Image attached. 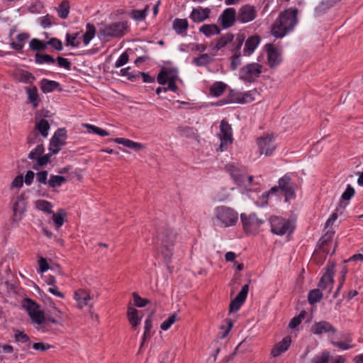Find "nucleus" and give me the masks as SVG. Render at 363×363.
I'll list each match as a JSON object with an SVG mask.
<instances>
[{
  "instance_id": "nucleus-1",
  "label": "nucleus",
  "mask_w": 363,
  "mask_h": 363,
  "mask_svg": "<svg viewBox=\"0 0 363 363\" xmlns=\"http://www.w3.org/2000/svg\"><path fill=\"white\" fill-rule=\"evenodd\" d=\"M297 14V9L294 8L281 12L272 25V35L276 38H282L292 31L298 22Z\"/></svg>"
},
{
  "instance_id": "nucleus-2",
  "label": "nucleus",
  "mask_w": 363,
  "mask_h": 363,
  "mask_svg": "<svg viewBox=\"0 0 363 363\" xmlns=\"http://www.w3.org/2000/svg\"><path fill=\"white\" fill-rule=\"evenodd\" d=\"M177 238V233L166 224L160 225L157 229V242L160 245V251L166 264L171 261Z\"/></svg>"
},
{
  "instance_id": "nucleus-3",
  "label": "nucleus",
  "mask_w": 363,
  "mask_h": 363,
  "mask_svg": "<svg viewBox=\"0 0 363 363\" xmlns=\"http://www.w3.org/2000/svg\"><path fill=\"white\" fill-rule=\"evenodd\" d=\"M279 185L272 187L268 192L262 194L264 199H267L271 195H277L278 196L284 195L285 201L294 199L295 197L296 184L291 182V179L288 175H284L278 181Z\"/></svg>"
},
{
  "instance_id": "nucleus-4",
  "label": "nucleus",
  "mask_w": 363,
  "mask_h": 363,
  "mask_svg": "<svg viewBox=\"0 0 363 363\" xmlns=\"http://www.w3.org/2000/svg\"><path fill=\"white\" fill-rule=\"evenodd\" d=\"M215 216L219 223L223 227L235 225L238 220V213L233 208L220 206L215 208Z\"/></svg>"
},
{
  "instance_id": "nucleus-5",
  "label": "nucleus",
  "mask_w": 363,
  "mask_h": 363,
  "mask_svg": "<svg viewBox=\"0 0 363 363\" xmlns=\"http://www.w3.org/2000/svg\"><path fill=\"white\" fill-rule=\"evenodd\" d=\"M240 219L244 231L247 234L253 235L258 233L260 226L265 222V219L258 218L255 213L249 215L242 213Z\"/></svg>"
},
{
  "instance_id": "nucleus-6",
  "label": "nucleus",
  "mask_w": 363,
  "mask_h": 363,
  "mask_svg": "<svg viewBox=\"0 0 363 363\" xmlns=\"http://www.w3.org/2000/svg\"><path fill=\"white\" fill-rule=\"evenodd\" d=\"M262 72V65L253 62L242 67L239 73L240 79L245 82L252 83Z\"/></svg>"
},
{
  "instance_id": "nucleus-7",
  "label": "nucleus",
  "mask_w": 363,
  "mask_h": 363,
  "mask_svg": "<svg viewBox=\"0 0 363 363\" xmlns=\"http://www.w3.org/2000/svg\"><path fill=\"white\" fill-rule=\"evenodd\" d=\"M220 144L217 150L223 152L227 149L228 145L233 143V131L231 125L225 120H222L220 125Z\"/></svg>"
},
{
  "instance_id": "nucleus-8",
  "label": "nucleus",
  "mask_w": 363,
  "mask_h": 363,
  "mask_svg": "<svg viewBox=\"0 0 363 363\" xmlns=\"http://www.w3.org/2000/svg\"><path fill=\"white\" fill-rule=\"evenodd\" d=\"M271 225V231L272 233L278 235H283L290 230V222L283 218L278 216H272L269 219Z\"/></svg>"
},
{
  "instance_id": "nucleus-9",
  "label": "nucleus",
  "mask_w": 363,
  "mask_h": 363,
  "mask_svg": "<svg viewBox=\"0 0 363 363\" xmlns=\"http://www.w3.org/2000/svg\"><path fill=\"white\" fill-rule=\"evenodd\" d=\"M67 132L65 128H59L50 139L49 150L52 154H57L60 147L65 144Z\"/></svg>"
},
{
  "instance_id": "nucleus-10",
  "label": "nucleus",
  "mask_w": 363,
  "mask_h": 363,
  "mask_svg": "<svg viewBox=\"0 0 363 363\" xmlns=\"http://www.w3.org/2000/svg\"><path fill=\"white\" fill-rule=\"evenodd\" d=\"M254 100L255 98L252 96V91L239 92L234 90H230L227 96V102L230 104H245L252 102Z\"/></svg>"
},
{
  "instance_id": "nucleus-11",
  "label": "nucleus",
  "mask_w": 363,
  "mask_h": 363,
  "mask_svg": "<svg viewBox=\"0 0 363 363\" xmlns=\"http://www.w3.org/2000/svg\"><path fill=\"white\" fill-rule=\"evenodd\" d=\"M257 145L260 154H264L266 156H269L276 149L274 138L272 135H267L261 137L257 139Z\"/></svg>"
},
{
  "instance_id": "nucleus-12",
  "label": "nucleus",
  "mask_w": 363,
  "mask_h": 363,
  "mask_svg": "<svg viewBox=\"0 0 363 363\" xmlns=\"http://www.w3.org/2000/svg\"><path fill=\"white\" fill-rule=\"evenodd\" d=\"M257 16V11L253 6H242L238 12L237 21L241 23H245L253 21Z\"/></svg>"
},
{
  "instance_id": "nucleus-13",
  "label": "nucleus",
  "mask_w": 363,
  "mask_h": 363,
  "mask_svg": "<svg viewBox=\"0 0 363 363\" xmlns=\"http://www.w3.org/2000/svg\"><path fill=\"white\" fill-rule=\"evenodd\" d=\"M126 28V23L117 22L106 26L104 29V34L107 37L121 38L124 35V30Z\"/></svg>"
},
{
  "instance_id": "nucleus-14",
  "label": "nucleus",
  "mask_w": 363,
  "mask_h": 363,
  "mask_svg": "<svg viewBox=\"0 0 363 363\" xmlns=\"http://www.w3.org/2000/svg\"><path fill=\"white\" fill-rule=\"evenodd\" d=\"M249 284H246L242 287L241 291L238 293L235 298L230 302L229 306L230 313L235 312L240 308L247 298Z\"/></svg>"
},
{
  "instance_id": "nucleus-15",
  "label": "nucleus",
  "mask_w": 363,
  "mask_h": 363,
  "mask_svg": "<svg viewBox=\"0 0 363 363\" xmlns=\"http://www.w3.org/2000/svg\"><path fill=\"white\" fill-rule=\"evenodd\" d=\"M335 273V265L328 266L326 272L322 276L318 283V287L321 290L328 289L330 292L333 285V276Z\"/></svg>"
},
{
  "instance_id": "nucleus-16",
  "label": "nucleus",
  "mask_w": 363,
  "mask_h": 363,
  "mask_svg": "<svg viewBox=\"0 0 363 363\" xmlns=\"http://www.w3.org/2000/svg\"><path fill=\"white\" fill-rule=\"evenodd\" d=\"M219 21L223 28H228L233 26L237 21L236 10L234 8L225 9L220 16Z\"/></svg>"
},
{
  "instance_id": "nucleus-17",
  "label": "nucleus",
  "mask_w": 363,
  "mask_h": 363,
  "mask_svg": "<svg viewBox=\"0 0 363 363\" xmlns=\"http://www.w3.org/2000/svg\"><path fill=\"white\" fill-rule=\"evenodd\" d=\"M265 49L269 67L271 68L276 67L281 62V53L272 44H267Z\"/></svg>"
},
{
  "instance_id": "nucleus-18",
  "label": "nucleus",
  "mask_w": 363,
  "mask_h": 363,
  "mask_svg": "<svg viewBox=\"0 0 363 363\" xmlns=\"http://www.w3.org/2000/svg\"><path fill=\"white\" fill-rule=\"evenodd\" d=\"M178 73L176 69L162 67L157 75V82L161 85L167 84L169 80H177Z\"/></svg>"
},
{
  "instance_id": "nucleus-19",
  "label": "nucleus",
  "mask_w": 363,
  "mask_h": 363,
  "mask_svg": "<svg viewBox=\"0 0 363 363\" xmlns=\"http://www.w3.org/2000/svg\"><path fill=\"white\" fill-rule=\"evenodd\" d=\"M311 332L315 335H321L326 333L335 334L337 329L329 322L323 320L315 323L311 328Z\"/></svg>"
},
{
  "instance_id": "nucleus-20",
  "label": "nucleus",
  "mask_w": 363,
  "mask_h": 363,
  "mask_svg": "<svg viewBox=\"0 0 363 363\" xmlns=\"http://www.w3.org/2000/svg\"><path fill=\"white\" fill-rule=\"evenodd\" d=\"M335 232L328 230L319 240V248L324 254V258L330 252L329 247L331 245Z\"/></svg>"
},
{
  "instance_id": "nucleus-21",
  "label": "nucleus",
  "mask_w": 363,
  "mask_h": 363,
  "mask_svg": "<svg viewBox=\"0 0 363 363\" xmlns=\"http://www.w3.org/2000/svg\"><path fill=\"white\" fill-rule=\"evenodd\" d=\"M291 342L289 336L284 337L281 341L277 343L271 350V355L273 357H277L282 353L285 352L289 347Z\"/></svg>"
},
{
  "instance_id": "nucleus-22",
  "label": "nucleus",
  "mask_w": 363,
  "mask_h": 363,
  "mask_svg": "<svg viewBox=\"0 0 363 363\" xmlns=\"http://www.w3.org/2000/svg\"><path fill=\"white\" fill-rule=\"evenodd\" d=\"M234 35L230 33H228L213 41L211 43V46L212 47L213 50L218 51L225 47L228 43H232Z\"/></svg>"
},
{
  "instance_id": "nucleus-23",
  "label": "nucleus",
  "mask_w": 363,
  "mask_h": 363,
  "mask_svg": "<svg viewBox=\"0 0 363 363\" xmlns=\"http://www.w3.org/2000/svg\"><path fill=\"white\" fill-rule=\"evenodd\" d=\"M210 13V9L199 7L198 9H193L189 17L194 22L199 23L208 18Z\"/></svg>"
},
{
  "instance_id": "nucleus-24",
  "label": "nucleus",
  "mask_w": 363,
  "mask_h": 363,
  "mask_svg": "<svg viewBox=\"0 0 363 363\" xmlns=\"http://www.w3.org/2000/svg\"><path fill=\"white\" fill-rule=\"evenodd\" d=\"M260 42V38L259 35H252L247 38L245 41V47H244V55H250L258 46Z\"/></svg>"
},
{
  "instance_id": "nucleus-25",
  "label": "nucleus",
  "mask_w": 363,
  "mask_h": 363,
  "mask_svg": "<svg viewBox=\"0 0 363 363\" xmlns=\"http://www.w3.org/2000/svg\"><path fill=\"white\" fill-rule=\"evenodd\" d=\"M74 299L77 301L79 308H82L87 306L91 299L89 292L84 289H78L74 292Z\"/></svg>"
},
{
  "instance_id": "nucleus-26",
  "label": "nucleus",
  "mask_w": 363,
  "mask_h": 363,
  "mask_svg": "<svg viewBox=\"0 0 363 363\" xmlns=\"http://www.w3.org/2000/svg\"><path fill=\"white\" fill-rule=\"evenodd\" d=\"M26 209V201L22 196H18L13 203V216L16 220H21Z\"/></svg>"
},
{
  "instance_id": "nucleus-27",
  "label": "nucleus",
  "mask_w": 363,
  "mask_h": 363,
  "mask_svg": "<svg viewBox=\"0 0 363 363\" xmlns=\"http://www.w3.org/2000/svg\"><path fill=\"white\" fill-rule=\"evenodd\" d=\"M40 86L42 91L45 94H48L59 88L60 84L56 81L43 79L40 82Z\"/></svg>"
},
{
  "instance_id": "nucleus-28",
  "label": "nucleus",
  "mask_w": 363,
  "mask_h": 363,
  "mask_svg": "<svg viewBox=\"0 0 363 363\" xmlns=\"http://www.w3.org/2000/svg\"><path fill=\"white\" fill-rule=\"evenodd\" d=\"M26 91L28 94L29 102L32 104L34 108H37L40 101L37 87L35 86L27 87Z\"/></svg>"
},
{
  "instance_id": "nucleus-29",
  "label": "nucleus",
  "mask_w": 363,
  "mask_h": 363,
  "mask_svg": "<svg viewBox=\"0 0 363 363\" xmlns=\"http://www.w3.org/2000/svg\"><path fill=\"white\" fill-rule=\"evenodd\" d=\"M128 321L133 328H136L140 323L141 317L138 316V311L129 306L127 311Z\"/></svg>"
},
{
  "instance_id": "nucleus-30",
  "label": "nucleus",
  "mask_w": 363,
  "mask_h": 363,
  "mask_svg": "<svg viewBox=\"0 0 363 363\" xmlns=\"http://www.w3.org/2000/svg\"><path fill=\"white\" fill-rule=\"evenodd\" d=\"M189 23L186 18H176L172 25L173 29L178 35L185 33L188 29Z\"/></svg>"
},
{
  "instance_id": "nucleus-31",
  "label": "nucleus",
  "mask_w": 363,
  "mask_h": 363,
  "mask_svg": "<svg viewBox=\"0 0 363 363\" xmlns=\"http://www.w3.org/2000/svg\"><path fill=\"white\" fill-rule=\"evenodd\" d=\"M115 142L118 144H121L125 147H129L130 149H133L135 150H140L143 149L145 147L142 143L134 142L131 140L126 138H116Z\"/></svg>"
},
{
  "instance_id": "nucleus-32",
  "label": "nucleus",
  "mask_w": 363,
  "mask_h": 363,
  "mask_svg": "<svg viewBox=\"0 0 363 363\" xmlns=\"http://www.w3.org/2000/svg\"><path fill=\"white\" fill-rule=\"evenodd\" d=\"M213 60V58L211 55L205 53L199 55L197 57H194L192 62L197 67H203L211 63Z\"/></svg>"
},
{
  "instance_id": "nucleus-33",
  "label": "nucleus",
  "mask_w": 363,
  "mask_h": 363,
  "mask_svg": "<svg viewBox=\"0 0 363 363\" xmlns=\"http://www.w3.org/2000/svg\"><path fill=\"white\" fill-rule=\"evenodd\" d=\"M35 128L41 135L43 138H45L48 135L50 124L47 120L42 118L35 123Z\"/></svg>"
},
{
  "instance_id": "nucleus-34",
  "label": "nucleus",
  "mask_w": 363,
  "mask_h": 363,
  "mask_svg": "<svg viewBox=\"0 0 363 363\" xmlns=\"http://www.w3.org/2000/svg\"><path fill=\"white\" fill-rule=\"evenodd\" d=\"M227 85L223 82H216L210 87L211 95L218 97L223 94Z\"/></svg>"
},
{
  "instance_id": "nucleus-35",
  "label": "nucleus",
  "mask_w": 363,
  "mask_h": 363,
  "mask_svg": "<svg viewBox=\"0 0 363 363\" xmlns=\"http://www.w3.org/2000/svg\"><path fill=\"white\" fill-rule=\"evenodd\" d=\"M199 31L206 36L210 37L215 34H219L220 29L216 24H204L200 27Z\"/></svg>"
},
{
  "instance_id": "nucleus-36",
  "label": "nucleus",
  "mask_w": 363,
  "mask_h": 363,
  "mask_svg": "<svg viewBox=\"0 0 363 363\" xmlns=\"http://www.w3.org/2000/svg\"><path fill=\"white\" fill-rule=\"evenodd\" d=\"M22 306L27 311L29 316L38 311L40 307L35 301L29 298H26L23 300Z\"/></svg>"
},
{
  "instance_id": "nucleus-37",
  "label": "nucleus",
  "mask_w": 363,
  "mask_h": 363,
  "mask_svg": "<svg viewBox=\"0 0 363 363\" xmlns=\"http://www.w3.org/2000/svg\"><path fill=\"white\" fill-rule=\"evenodd\" d=\"M341 0H323L321 3L315 8V12L320 15L326 12L330 8Z\"/></svg>"
},
{
  "instance_id": "nucleus-38",
  "label": "nucleus",
  "mask_w": 363,
  "mask_h": 363,
  "mask_svg": "<svg viewBox=\"0 0 363 363\" xmlns=\"http://www.w3.org/2000/svg\"><path fill=\"white\" fill-rule=\"evenodd\" d=\"M67 181V179L64 176L50 175L48 184L50 188H57L62 186V184Z\"/></svg>"
},
{
  "instance_id": "nucleus-39",
  "label": "nucleus",
  "mask_w": 363,
  "mask_h": 363,
  "mask_svg": "<svg viewBox=\"0 0 363 363\" xmlns=\"http://www.w3.org/2000/svg\"><path fill=\"white\" fill-rule=\"evenodd\" d=\"M59 17L62 19H66L69 13V3L67 0H63L56 8Z\"/></svg>"
},
{
  "instance_id": "nucleus-40",
  "label": "nucleus",
  "mask_w": 363,
  "mask_h": 363,
  "mask_svg": "<svg viewBox=\"0 0 363 363\" xmlns=\"http://www.w3.org/2000/svg\"><path fill=\"white\" fill-rule=\"evenodd\" d=\"M95 33V26L93 24L87 23L86 32L83 35V43L85 45H88L89 42L94 38Z\"/></svg>"
},
{
  "instance_id": "nucleus-41",
  "label": "nucleus",
  "mask_w": 363,
  "mask_h": 363,
  "mask_svg": "<svg viewBox=\"0 0 363 363\" xmlns=\"http://www.w3.org/2000/svg\"><path fill=\"white\" fill-rule=\"evenodd\" d=\"M52 219L56 225V228H60L65 223V218L66 217V213L62 208L59 209L57 213H52Z\"/></svg>"
},
{
  "instance_id": "nucleus-42",
  "label": "nucleus",
  "mask_w": 363,
  "mask_h": 363,
  "mask_svg": "<svg viewBox=\"0 0 363 363\" xmlns=\"http://www.w3.org/2000/svg\"><path fill=\"white\" fill-rule=\"evenodd\" d=\"M35 62L39 65L44 63L53 64L55 62V60L48 54L36 53L35 55Z\"/></svg>"
},
{
  "instance_id": "nucleus-43",
  "label": "nucleus",
  "mask_w": 363,
  "mask_h": 363,
  "mask_svg": "<svg viewBox=\"0 0 363 363\" xmlns=\"http://www.w3.org/2000/svg\"><path fill=\"white\" fill-rule=\"evenodd\" d=\"M35 207L46 213L51 214L53 213V211L52 210V204L48 201L45 200H38L35 202Z\"/></svg>"
},
{
  "instance_id": "nucleus-44",
  "label": "nucleus",
  "mask_w": 363,
  "mask_h": 363,
  "mask_svg": "<svg viewBox=\"0 0 363 363\" xmlns=\"http://www.w3.org/2000/svg\"><path fill=\"white\" fill-rule=\"evenodd\" d=\"M322 298L323 293L320 289H315L310 291L308 295V303L311 305L318 303Z\"/></svg>"
},
{
  "instance_id": "nucleus-45",
  "label": "nucleus",
  "mask_w": 363,
  "mask_h": 363,
  "mask_svg": "<svg viewBox=\"0 0 363 363\" xmlns=\"http://www.w3.org/2000/svg\"><path fill=\"white\" fill-rule=\"evenodd\" d=\"M244 34L239 33L236 35L235 41L233 43L231 51L233 53H240V48L245 40Z\"/></svg>"
},
{
  "instance_id": "nucleus-46",
  "label": "nucleus",
  "mask_w": 363,
  "mask_h": 363,
  "mask_svg": "<svg viewBox=\"0 0 363 363\" xmlns=\"http://www.w3.org/2000/svg\"><path fill=\"white\" fill-rule=\"evenodd\" d=\"M48 45L47 42H43L37 38H33L29 43V46L32 50L40 51L46 49Z\"/></svg>"
},
{
  "instance_id": "nucleus-47",
  "label": "nucleus",
  "mask_w": 363,
  "mask_h": 363,
  "mask_svg": "<svg viewBox=\"0 0 363 363\" xmlns=\"http://www.w3.org/2000/svg\"><path fill=\"white\" fill-rule=\"evenodd\" d=\"M15 341L21 343H28V346L30 345L29 336L24 332L19 330H13Z\"/></svg>"
},
{
  "instance_id": "nucleus-48",
  "label": "nucleus",
  "mask_w": 363,
  "mask_h": 363,
  "mask_svg": "<svg viewBox=\"0 0 363 363\" xmlns=\"http://www.w3.org/2000/svg\"><path fill=\"white\" fill-rule=\"evenodd\" d=\"M45 152L43 144H39L28 154V158L32 160H37Z\"/></svg>"
},
{
  "instance_id": "nucleus-49",
  "label": "nucleus",
  "mask_w": 363,
  "mask_h": 363,
  "mask_svg": "<svg viewBox=\"0 0 363 363\" xmlns=\"http://www.w3.org/2000/svg\"><path fill=\"white\" fill-rule=\"evenodd\" d=\"M19 78L21 82L30 84L35 80V76L32 73L26 70L21 71Z\"/></svg>"
},
{
  "instance_id": "nucleus-50",
  "label": "nucleus",
  "mask_w": 363,
  "mask_h": 363,
  "mask_svg": "<svg viewBox=\"0 0 363 363\" xmlns=\"http://www.w3.org/2000/svg\"><path fill=\"white\" fill-rule=\"evenodd\" d=\"M79 33H75L73 34L67 33L66 35V45L71 46L74 48L79 47L80 45V41L77 40Z\"/></svg>"
},
{
  "instance_id": "nucleus-51",
  "label": "nucleus",
  "mask_w": 363,
  "mask_h": 363,
  "mask_svg": "<svg viewBox=\"0 0 363 363\" xmlns=\"http://www.w3.org/2000/svg\"><path fill=\"white\" fill-rule=\"evenodd\" d=\"M55 18L53 16L47 14L39 18L40 26L43 28H47L55 23Z\"/></svg>"
},
{
  "instance_id": "nucleus-52",
  "label": "nucleus",
  "mask_w": 363,
  "mask_h": 363,
  "mask_svg": "<svg viewBox=\"0 0 363 363\" xmlns=\"http://www.w3.org/2000/svg\"><path fill=\"white\" fill-rule=\"evenodd\" d=\"M30 317L38 325L43 324L46 320L44 312L39 309L30 315Z\"/></svg>"
},
{
  "instance_id": "nucleus-53",
  "label": "nucleus",
  "mask_w": 363,
  "mask_h": 363,
  "mask_svg": "<svg viewBox=\"0 0 363 363\" xmlns=\"http://www.w3.org/2000/svg\"><path fill=\"white\" fill-rule=\"evenodd\" d=\"M330 359V352L328 351H323L319 355H316L313 358V363H329Z\"/></svg>"
},
{
  "instance_id": "nucleus-54",
  "label": "nucleus",
  "mask_w": 363,
  "mask_h": 363,
  "mask_svg": "<svg viewBox=\"0 0 363 363\" xmlns=\"http://www.w3.org/2000/svg\"><path fill=\"white\" fill-rule=\"evenodd\" d=\"M85 126L89 133H93L103 137L109 135L108 132L94 125L86 124Z\"/></svg>"
},
{
  "instance_id": "nucleus-55",
  "label": "nucleus",
  "mask_w": 363,
  "mask_h": 363,
  "mask_svg": "<svg viewBox=\"0 0 363 363\" xmlns=\"http://www.w3.org/2000/svg\"><path fill=\"white\" fill-rule=\"evenodd\" d=\"M306 313L305 311H302L298 316L294 317L289 324V327L291 329L296 328L299 325L302 321V320L305 318Z\"/></svg>"
},
{
  "instance_id": "nucleus-56",
  "label": "nucleus",
  "mask_w": 363,
  "mask_h": 363,
  "mask_svg": "<svg viewBox=\"0 0 363 363\" xmlns=\"http://www.w3.org/2000/svg\"><path fill=\"white\" fill-rule=\"evenodd\" d=\"M177 315L176 313L172 314L167 319H166L162 324L161 328L163 330H167L177 320Z\"/></svg>"
},
{
  "instance_id": "nucleus-57",
  "label": "nucleus",
  "mask_w": 363,
  "mask_h": 363,
  "mask_svg": "<svg viewBox=\"0 0 363 363\" xmlns=\"http://www.w3.org/2000/svg\"><path fill=\"white\" fill-rule=\"evenodd\" d=\"M133 297L135 306L139 308L145 306L150 302L148 299L141 298L136 292L133 293Z\"/></svg>"
},
{
  "instance_id": "nucleus-58",
  "label": "nucleus",
  "mask_w": 363,
  "mask_h": 363,
  "mask_svg": "<svg viewBox=\"0 0 363 363\" xmlns=\"http://www.w3.org/2000/svg\"><path fill=\"white\" fill-rule=\"evenodd\" d=\"M48 172L46 170H42L36 173V182L40 184H48Z\"/></svg>"
},
{
  "instance_id": "nucleus-59",
  "label": "nucleus",
  "mask_w": 363,
  "mask_h": 363,
  "mask_svg": "<svg viewBox=\"0 0 363 363\" xmlns=\"http://www.w3.org/2000/svg\"><path fill=\"white\" fill-rule=\"evenodd\" d=\"M352 338L347 337L345 342H333V345L337 347L340 350H346L353 347L351 345Z\"/></svg>"
},
{
  "instance_id": "nucleus-60",
  "label": "nucleus",
  "mask_w": 363,
  "mask_h": 363,
  "mask_svg": "<svg viewBox=\"0 0 363 363\" xmlns=\"http://www.w3.org/2000/svg\"><path fill=\"white\" fill-rule=\"evenodd\" d=\"M240 53H233L231 57L230 68L232 70H235L239 65H241Z\"/></svg>"
},
{
  "instance_id": "nucleus-61",
  "label": "nucleus",
  "mask_w": 363,
  "mask_h": 363,
  "mask_svg": "<svg viewBox=\"0 0 363 363\" xmlns=\"http://www.w3.org/2000/svg\"><path fill=\"white\" fill-rule=\"evenodd\" d=\"M47 43L48 45H50L56 50L61 51L63 49L61 40L56 38H50L48 41H47Z\"/></svg>"
},
{
  "instance_id": "nucleus-62",
  "label": "nucleus",
  "mask_w": 363,
  "mask_h": 363,
  "mask_svg": "<svg viewBox=\"0 0 363 363\" xmlns=\"http://www.w3.org/2000/svg\"><path fill=\"white\" fill-rule=\"evenodd\" d=\"M56 61H57L59 67H63V68H65V69H67V70H70L71 69L72 64H71V62L67 58H65V57L59 56L55 60V62Z\"/></svg>"
},
{
  "instance_id": "nucleus-63",
  "label": "nucleus",
  "mask_w": 363,
  "mask_h": 363,
  "mask_svg": "<svg viewBox=\"0 0 363 363\" xmlns=\"http://www.w3.org/2000/svg\"><path fill=\"white\" fill-rule=\"evenodd\" d=\"M130 17L136 21H142L146 17V11L133 10L130 14Z\"/></svg>"
},
{
  "instance_id": "nucleus-64",
  "label": "nucleus",
  "mask_w": 363,
  "mask_h": 363,
  "mask_svg": "<svg viewBox=\"0 0 363 363\" xmlns=\"http://www.w3.org/2000/svg\"><path fill=\"white\" fill-rule=\"evenodd\" d=\"M354 189L351 185L348 184L341 197L343 200H350L354 196Z\"/></svg>"
}]
</instances>
